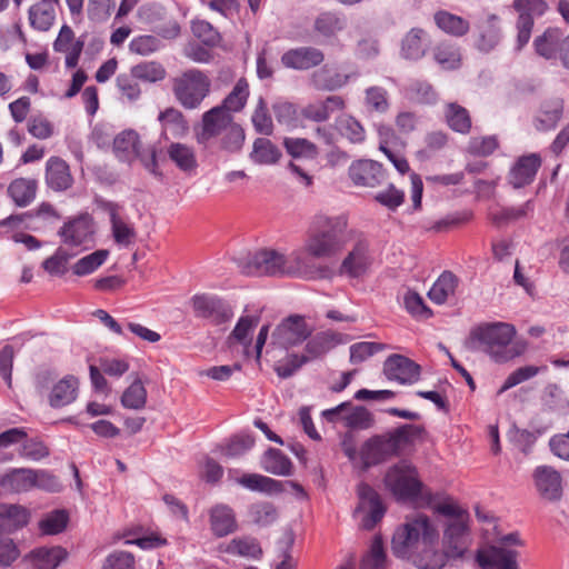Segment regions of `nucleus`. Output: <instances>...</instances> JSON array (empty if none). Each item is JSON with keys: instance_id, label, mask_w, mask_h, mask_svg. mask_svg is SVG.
Segmentation results:
<instances>
[{"instance_id": "6e6d98bb", "label": "nucleus", "mask_w": 569, "mask_h": 569, "mask_svg": "<svg viewBox=\"0 0 569 569\" xmlns=\"http://www.w3.org/2000/svg\"><path fill=\"white\" fill-rule=\"evenodd\" d=\"M258 317H241L228 338L229 343L231 345L232 340H234L241 343L242 346L248 347L251 342V332L253 328L258 325Z\"/></svg>"}, {"instance_id": "a18cd8bd", "label": "nucleus", "mask_w": 569, "mask_h": 569, "mask_svg": "<svg viewBox=\"0 0 569 569\" xmlns=\"http://www.w3.org/2000/svg\"><path fill=\"white\" fill-rule=\"evenodd\" d=\"M561 33L557 28H548L545 32L533 40V47L537 54L545 59H552L556 56V48Z\"/></svg>"}, {"instance_id": "603ef678", "label": "nucleus", "mask_w": 569, "mask_h": 569, "mask_svg": "<svg viewBox=\"0 0 569 569\" xmlns=\"http://www.w3.org/2000/svg\"><path fill=\"white\" fill-rule=\"evenodd\" d=\"M336 126L340 134L346 137L352 143H360L366 138L363 127L351 116L343 114L339 117L336 121Z\"/></svg>"}, {"instance_id": "09e8293b", "label": "nucleus", "mask_w": 569, "mask_h": 569, "mask_svg": "<svg viewBox=\"0 0 569 569\" xmlns=\"http://www.w3.org/2000/svg\"><path fill=\"white\" fill-rule=\"evenodd\" d=\"M343 423L346 427L356 430H366L373 426L375 419L372 413L362 406L348 408L343 415Z\"/></svg>"}, {"instance_id": "f8f14e48", "label": "nucleus", "mask_w": 569, "mask_h": 569, "mask_svg": "<svg viewBox=\"0 0 569 569\" xmlns=\"http://www.w3.org/2000/svg\"><path fill=\"white\" fill-rule=\"evenodd\" d=\"M420 366L401 355L389 356L383 363V373L388 380L400 385H413L420 378Z\"/></svg>"}, {"instance_id": "412c9836", "label": "nucleus", "mask_w": 569, "mask_h": 569, "mask_svg": "<svg viewBox=\"0 0 569 569\" xmlns=\"http://www.w3.org/2000/svg\"><path fill=\"white\" fill-rule=\"evenodd\" d=\"M67 557L61 547H41L24 556L23 562L32 569H56Z\"/></svg>"}, {"instance_id": "79ce46f5", "label": "nucleus", "mask_w": 569, "mask_h": 569, "mask_svg": "<svg viewBox=\"0 0 569 569\" xmlns=\"http://www.w3.org/2000/svg\"><path fill=\"white\" fill-rule=\"evenodd\" d=\"M457 283V277L450 271H445L430 288L428 297L435 303L442 305L449 296L455 293Z\"/></svg>"}, {"instance_id": "6ab92c4d", "label": "nucleus", "mask_w": 569, "mask_h": 569, "mask_svg": "<svg viewBox=\"0 0 569 569\" xmlns=\"http://www.w3.org/2000/svg\"><path fill=\"white\" fill-rule=\"evenodd\" d=\"M103 210L108 213L111 232L118 246L129 248L134 243L137 233L132 224L126 222L119 214V206L114 202H104Z\"/></svg>"}, {"instance_id": "c9c22d12", "label": "nucleus", "mask_w": 569, "mask_h": 569, "mask_svg": "<svg viewBox=\"0 0 569 569\" xmlns=\"http://www.w3.org/2000/svg\"><path fill=\"white\" fill-rule=\"evenodd\" d=\"M426 32L420 28H412L402 39L401 57L407 60H419L426 53Z\"/></svg>"}, {"instance_id": "dca6fc26", "label": "nucleus", "mask_w": 569, "mask_h": 569, "mask_svg": "<svg viewBox=\"0 0 569 569\" xmlns=\"http://www.w3.org/2000/svg\"><path fill=\"white\" fill-rule=\"evenodd\" d=\"M349 177L356 186L373 188L385 180V172L377 161L358 160L349 167Z\"/></svg>"}, {"instance_id": "052dcab7", "label": "nucleus", "mask_w": 569, "mask_h": 569, "mask_svg": "<svg viewBox=\"0 0 569 569\" xmlns=\"http://www.w3.org/2000/svg\"><path fill=\"white\" fill-rule=\"evenodd\" d=\"M252 521L259 526L271 525L278 518L277 508L271 502H257L249 510Z\"/></svg>"}, {"instance_id": "f03ea898", "label": "nucleus", "mask_w": 569, "mask_h": 569, "mask_svg": "<svg viewBox=\"0 0 569 569\" xmlns=\"http://www.w3.org/2000/svg\"><path fill=\"white\" fill-rule=\"evenodd\" d=\"M438 531L425 515L407 520L392 537L391 549L396 557L408 558L419 569H441L446 565L447 551L435 549Z\"/></svg>"}, {"instance_id": "f3484780", "label": "nucleus", "mask_w": 569, "mask_h": 569, "mask_svg": "<svg viewBox=\"0 0 569 569\" xmlns=\"http://www.w3.org/2000/svg\"><path fill=\"white\" fill-rule=\"evenodd\" d=\"M540 166L541 159L537 153L518 158L508 173L509 183L516 189L530 184Z\"/></svg>"}, {"instance_id": "6e6552de", "label": "nucleus", "mask_w": 569, "mask_h": 569, "mask_svg": "<svg viewBox=\"0 0 569 569\" xmlns=\"http://www.w3.org/2000/svg\"><path fill=\"white\" fill-rule=\"evenodd\" d=\"M385 482L398 499H413L421 489L416 468L405 461L388 470Z\"/></svg>"}, {"instance_id": "8fccbe9b", "label": "nucleus", "mask_w": 569, "mask_h": 569, "mask_svg": "<svg viewBox=\"0 0 569 569\" xmlns=\"http://www.w3.org/2000/svg\"><path fill=\"white\" fill-rule=\"evenodd\" d=\"M248 97V83L244 79H240L219 107L228 113L238 112L246 106Z\"/></svg>"}, {"instance_id": "423d86ee", "label": "nucleus", "mask_w": 569, "mask_h": 569, "mask_svg": "<svg viewBox=\"0 0 569 569\" xmlns=\"http://www.w3.org/2000/svg\"><path fill=\"white\" fill-rule=\"evenodd\" d=\"M348 238L347 220L343 217L320 218L303 250L312 258L330 259L343 249Z\"/></svg>"}, {"instance_id": "20e7f679", "label": "nucleus", "mask_w": 569, "mask_h": 569, "mask_svg": "<svg viewBox=\"0 0 569 569\" xmlns=\"http://www.w3.org/2000/svg\"><path fill=\"white\" fill-rule=\"evenodd\" d=\"M423 432L418 425L406 423L382 435L369 438L361 447L360 457L366 468L379 465L391 457L399 456Z\"/></svg>"}, {"instance_id": "37998d69", "label": "nucleus", "mask_w": 569, "mask_h": 569, "mask_svg": "<svg viewBox=\"0 0 569 569\" xmlns=\"http://www.w3.org/2000/svg\"><path fill=\"white\" fill-rule=\"evenodd\" d=\"M226 551L231 555L254 560L262 557V548L259 541L253 537L233 538L227 546Z\"/></svg>"}, {"instance_id": "aec40b11", "label": "nucleus", "mask_w": 569, "mask_h": 569, "mask_svg": "<svg viewBox=\"0 0 569 569\" xmlns=\"http://www.w3.org/2000/svg\"><path fill=\"white\" fill-rule=\"evenodd\" d=\"M325 56L321 50L312 47H301L284 52L281 62L286 68L308 70L322 63Z\"/></svg>"}, {"instance_id": "473e14b6", "label": "nucleus", "mask_w": 569, "mask_h": 569, "mask_svg": "<svg viewBox=\"0 0 569 569\" xmlns=\"http://www.w3.org/2000/svg\"><path fill=\"white\" fill-rule=\"evenodd\" d=\"M37 180L30 178L14 179L8 187V194L18 207L29 206L36 198Z\"/></svg>"}, {"instance_id": "1a4fd4ad", "label": "nucleus", "mask_w": 569, "mask_h": 569, "mask_svg": "<svg viewBox=\"0 0 569 569\" xmlns=\"http://www.w3.org/2000/svg\"><path fill=\"white\" fill-rule=\"evenodd\" d=\"M94 232L93 218L89 213H82L64 222L58 236L68 248H88L93 241Z\"/></svg>"}, {"instance_id": "393cba45", "label": "nucleus", "mask_w": 569, "mask_h": 569, "mask_svg": "<svg viewBox=\"0 0 569 569\" xmlns=\"http://www.w3.org/2000/svg\"><path fill=\"white\" fill-rule=\"evenodd\" d=\"M349 78L326 64L311 73L310 82L317 90L335 91L347 84Z\"/></svg>"}, {"instance_id": "f257e3e1", "label": "nucleus", "mask_w": 569, "mask_h": 569, "mask_svg": "<svg viewBox=\"0 0 569 569\" xmlns=\"http://www.w3.org/2000/svg\"><path fill=\"white\" fill-rule=\"evenodd\" d=\"M312 332L313 327L300 315H290L276 327L271 336L274 346L290 349L306 342L302 352L289 353L276 363L274 370L280 378L293 376L303 365L321 358L336 346L343 343L340 333L327 330L312 336Z\"/></svg>"}, {"instance_id": "2eb2a0df", "label": "nucleus", "mask_w": 569, "mask_h": 569, "mask_svg": "<svg viewBox=\"0 0 569 569\" xmlns=\"http://www.w3.org/2000/svg\"><path fill=\"white\" fill-rule=\"evenodd\" d=\"M470 543L469 529L465 519H452L448 522L443 536V546L447 556L461 558Z\"/></svg>"}, {"instance_id": "2f4dec72", "label": "nucleus", "mask_w": 569, "mask_h": 569, "mask_svg": "<svg viewBox=\"0 0 569 569\" xmlns=\"http://www.w3.org/2000/svg\"><path fill=\"white\" fill-rule=\"evenodd\" d=\"M139 136L134 130H124L113 139V152L122 162H129L139 156Z\"/></svg>"}, {"instance_id": "864d4df0", "label": "nucleus", "mask_w": 569, "mask_h": 569, "mask_svg": "<svg viewBox=\"0 0 569 569\" xmlns=\"http://www.w3.org/2000/svg\"><path fill=\"white\" fill-rule=\"evenodd\" d=\"M147 401V390L140 380H134L122 393L121 403L124 408L139 410Z\"/></svg>"}, {"instance_id": "3c124183", "label": "nucleus", "mask_w": 569, "mask_h": 569, "mask_svg": "<svg viewBox=\"0 0 569 569\" xmlns=\"http://www.w3.org/2000/svg\"><path fill=\"white\" fill-rule=\"evenodd\" d=\"M548 428H541L536 430L519 429L517 427L509 431L510 441L525 455L531 452V449L537 439L546 432Z\"/></svg>"}, {"instance_id": "39448f33", "label": "nucleus", "mask_w": 569, "mask_h": 569, "mask_svg": "<svg viewBox=\"0 0 569 569\" xmlns=\"http://www.w3.org/2000/svg\"><path fill=\"white\" fill-rule=\"evenodd\" d=\"M515 333L511 325L489 323L471 332L469 345L471 349H481L488 353L493 361L503 363L520 356L525 349L522 345H519V350L511 345Z\"/></svg>"}, {"instance_id": "49530a36", "label": "nucleus", "mask_w": 569, "mask_h": 569, "mask_svg": "<svg viewBox=\"0 0 569 569\" xmlns=\"http://www.w3.org/2000/svg\"><path fill=\"white\" fill-rule=\"evenodd\" d=\"M361 569H386L387 555L383 549V542L380 536H376L370 545L368 552L363 556Z\"/></svg>"}, {"instance_id": "c03bdc74", "label": "nucleus", "mask_w": 569, "mask_h": 569, "mask_svg": "<svg viewBox=\"0 0 569 569\" xmlns=\"http://www.w3.org/2000/svg\"><path fill=\"white\" fill-rule=\"evenodd\" d=\"M445 116L448 126L456 132L468 133L471 128V119L469 112L462 106L450 102L446 104Z\"/></svg>"}, {"instance_id": "a878e982", "label": "nucleus", "mask_w": 569, "mask_h": 569, "mask_svg": "<svg viewBox=\"0 0 569 569\" xmlns=\"http://www.w3.org/2000/svg\"><path fill=\"white\" fill-rule=\"evenodd\" d=\"M345 101L339 96H329L323 101H318L306 106L301 114L311 121L323 122L328 120L335 111L342 110Z\"/></svg>"}, {"instance_id": "e433bc0d", "label": "nucleus", "mask_w": 569, "mask_h": 569, "mask_svg": "<svg viewBox=\"0 0 569 569\" xmlns=\"http://www.w3.org/2000/svg\"><path fill=\"white\" fill-rule=\"evenodd\" d=\"M562 110L563 107L560 100L543 103L535 119L536 129L539 131L555 129L561 119Z\"/></svg>"}, {"instance_id": "7c9ffc66", "label": "nucleus", "mask_w": 569, "mask_h": 569, "mask_svg": "<svg viewBox=\"0 0 569 569\" xmlns=\"http://www.w3.org/2000/svg\"><path fill=\"white\" fill-rule=\"evenodd\" d=\"M261 468L271 475L290 476L292 473L291 460L279 449L269 448L260 458Z\"/></svg>"}, {"instance_id": "7ed1b4c3", "label": "nucleus", "mask_w": 569, "mask_h": 569, "mask_svg": "<svg viewBox=\"0 0 569 569\" xmlns=\"http://www.w3.org/2000/svg\"><path fill=\"white\" fill-rule=\"evenodd\" d=\"M241 271L249 276H289L302 279H323L330 269L310 262L301 251L284 254L274 249H260L236 258Z\"/></svg>"}, {"instance_id": "58836bf2", "label": "nucleus", "mask_w": 569, "mask_h": 569, "mask_svg": "<svg viewBox=\"0 0 569 569\" xmlns=\"http://www.w3.org/2000/svg\"><path fill=\"white\" fill-rule=\"evenodd\" d=\"M238 482L252 491L264 492L268 495L283 492V483L281 481L259 473L243 475Z\"/></svg>"}, {"instance_id": "0e129e2a", "label": "nucleus", "mask_w": 569, "mask_h": 569, "mask_svg": "<svg viewBox=\"0 0 569 569\" xmlns=\"http://www.w3.org/2000/svg\"><path fill=\"white\" fill-rule=\"evenodd\" d=\"M533 210V204L529 200L519 207H509L502 209L500 212L491 216L492 222L497 226H502L509 221H515L528 216Z\"/></svg>"}, {"instance_id": "338daca9", "label": "nucleus", "mask_w": 569, "mask_h": 569, "mask_svg": "<svg viewBox=\"0 0 569 569\" xmlns=\"http://www.w3.org/2000/svg\"><path fill=\"white\" fill-rule=\"evenodd\" d=\"M68 519L64 510H54L40 521V529L46 535L60 533L66 528Z\"/></svg>"}, {"instance_id": "a211bd4d", "label": "nucleus", "mask_w": 569, "mask_h": 569, "mask_svg": "<svg viewBox=\"0 0 569 569\" xmlns=\"http://www.w3.org/2000/svg\"><path fill=\"white\" fill-rule=\"evenodd\" d=\"M518 552L503 547L491 546L487 551H479L477 561L482 569H519Z\"/></svg>"}, {"instance_id": "cd10ccee", "label": "nucleus", "mask_w": 569, "mask_h": 569, "mask_svg": "<svg viewBox=\"0 0 569 569\" xmlns=\"http://www.w3.org/2000/svg\"><path fill=\"white\" fill-rule=\"evenodd\" d=\"M58 0H41L29 9L30 26L37 31H48L56 19L54 4Z\"/></svg>"}, {"instance_id": "ea45409f", "label": "nucleus", "mask_w": 569, "mask_h": 569, "mask_svg": "<svg viewBox=\"0 0 569 569\" xmlns=\"http://www.w3.org/2000/svg\"><path fill=\"white\" fill-rule=\"evenodd\" d=\"M167 153L181 171L189 172L197 168L194 151L187 144L173 142L168 147Z\"/></svg>"}, {"instance_id": "f704fd0d", "label": "nucleus", "mask_w": 569, "mask_h": 569, "mask_svg": "<svg viewBox=\"0 0 569 569\" xmlns=\"http://www.w3.org/2000/svg\"><path fill=\"white\" fill-rule=\"evenodd\" d=\"M28 511L19 505H9L0 512V535L12 533L28 523Z\"/></svg>"}, {"instance_id": "13d9d810", "label": "nucleus", "mask_w": 569, "mask_h": 569, "mask_svg": "<svg viewBox=\"0 0 569 569\" xmlns=\"http://www.w3.org/2000/svg\"><path fill=\"white\" fill-rule=\"evenodd\" d=\"M251 121L254 130L263 136H271L273 132V122L268 112L267 103L263 98H259L258 104L252 113Z\"/></svg>"}, {"instance_id": "4be33fe9", "label": "nucleus", "mask_w": 569, "mask_h": 569, "mask_svg": "<svg viewBox=\"0 0 569 569\" xmlns=\"http://www.w3.org/2000/svg\"><path fill=\"white\" fill-rule=\"evenodd\" d=\"M232 123V117L223 108L213 107L202 116V131L199 134V141H207L219 136L229 124Z\"/></svg>"}, {"instance_id": "72a5a7b5", "label": "nucleus", "mask_w": 569, "mask_h": 569, "mask_svg": "<svg viewBox=\"0 0 569 569\" xmlns=\"http://www.w3.org/2000/svg\"><path fill=\"white\" fill-rule=\"evenodd\" d=\"M159 121L162 126V134L168 138H180L188 131V123L182 112L176 108H167L159 113Z\"/></svg>"}, {"instance_id": "de8ad7c7", "label": "nucleus", "mask_w": 569, "mask_h": 569, "mask_svg": "<svg viewBox=\"0 0 569 569\" xmlns=\"http://www.w3.org/2000/svg\"><path fill=\"white\" fill-rule=\"evenodd\" d=\"M138 80L149 83L161 81L166 78L164 67L157 61H144L131 68L130 71Z\"/></svg>"}, {"instance_id": "0eeeda50", "label": "nucleus", "mask_w": 569, "mask_h": 569, "mask_svg": "<svg viewBox=\"0 0 569 569\" xmlns=\"http://www.w3.org/2000/svg\"><path fill=\"white\" fill-rule=\"evenodd\" d=\"M211 90L210 78L199 69H189L173 79L172 93L188 110L198 109Z\"/></svg>"}, {"instance_id": "5fc2aeb1", "label": "nucleus", "mask_w": 569, "mask_h": 569, "mask_svg": "<svg viewBox=\"0 0 569 569\" xmlns=\"http://www.w3.org/2000/svg\"><path fill=\"white\" fill-rule=\"evenodd\" d=\"M108 256V250L100 249L79 259L72 267L73 273L77 276H86L92 273L106 261Z\"/></svg>"}, {"instance_id": "a19ab883", "label": "nucleus", "mask_w": 569, "mask_h": 569, "mask_svg": "<svg viewBox=\"0 0 569 569\" xmlns=\"http://www.w3.org/2000/svg\"><path fill=\"white\" fill-rule=\"evenodd\" d=\"M435 22L443 32L455 37L465 36L470 28L466 19L443 10L435 14Z\"/></svg>"}, {"instance_id": "bf43d9fd", "label": "nucleus", "mask_w": 569, "mask_h": 569, "mask_svg": "<svg viewBox=\"0 0 569 569\" xmlns=\"http://www.w3.org/2000/svg\"><path fill=\"white\" fill-rule=\"evenodd\" d=\"M345 26L346 19L332 12L321 13L315 21L316 30L326 37L341 31Z\"/></svg>"}, {"instance_id": "bb28decb", "label": "nucleus", "mask_w": 569, "mask_h": 569, "mask_svg": "<svg viewBox=\"0 0 569 569\" xmlns=\"http://www.w3.org/2000/svg\"><path fill=\"white\" fill-rule=\"evenodd\" d=\"M477 28L479 30L477 48L480 51L489 52L500 40L499 17L495 13H489L483 20L478 22Z\"/></svg>"}, {"instance_id": "c85d7f7f", "label": "nucleus", "mask_w": 569, "mask_h": 569, "mask_svg": "<svg viewBox=\"0 0 569 569\" xmlns=\"http://www.w3.org/2000/svg\"><path fill=\"white\" fill-rule=\"evenodd\" d=\"M34 470L17 468L1 477L0 486L6 491L20 493L34 488Z\"/></svg>"}, {"instance_id": "69168bd1", "label": "nucleus", "mask_w": 569, "mask_h": 569, "mask_svg": "<svg viewBox=\"0 0 569 569\" xmlns=\"http://www.w3.org/2000/svg\"><path fill=\"white\" fill-rule=\"evenodd\" d=\"M365 102L370 110L385 113L389 109L388 92L382 87H369L366 89Z\"/></svg>"}, {"instance_id": "680f3d73", "label": "nucleus", "mask_w": 569, "mask_h": 569, "mask_svg": "<svg viewBox=\"0 0 569 569\" xmlns=\"http://www.w3.org/2000/svg\"><path fill=\"white\" fill-rule=\"evenodd\" d=\"M407 96L418 103H433L437 98L432 86L421 80H415L409 84Z\"/></svg>"}, {"instance_id": "e2e57ef3", "label": "nucleus", "mask_w": 569, "mask_h": 569, "mask_svg": "<svg viewBox=\"0 0 569 569\" xmlns=\"http://www.w3.org/2000/svg\"><path fill=\"white\" fill-rule=\"evenodd\" d=\"M283 146L287 152L293 158H315L317 156L316 146L303 138H286Z\"/></svg>"}, {"instance_id": "4c0bfd02", "label": "nucleus", "mask_w": 569, "mask_h": 569, "mask_svg": "<svg viewBox=\"0 0 569 569\" xmlns=\"http://www.w3.org/2000/svg\"><path fill=\"white\" fill-rule=\"evenodd\" d=\"M281 157L280 149L267 138H257L253 141L250 159L257 164H274Z\"/></svg>"}, {"instance_id": "5701e85b", "label": "nucleus", "mask_w": 569, "mask_h": 569, "mask_svg": "<svg viewBox=\"0 0 569 569\" xmlns=\"http://www.w3.org/2000/svg\"><path fill=\"white\" fill-rule=\"evenodd\" d=\"M46 183L54 191H64L72 184V177L67 162L51 157L46 164Z\"/></svg>"}, {"instance_id": "4468645a", "label": "nucleus", "mask_w": 569, "mask_h": 569, "mask_svg": "<svg viewBox=\"0 0 569 569\" xmlns=\"http://www.w3.org/2000/svg\"><path fill=\"white\" fill-rule=\"evenodd\" d=\"M535 487L540 497L548 501H558L562 496V478L551 466H538L532 473Z\"/></svg>"}, {"instance_id": "c756f323", "label": "nucleus", "mask_w": 569, "mask_h": 569, "mask_svg": "<svg viewBox=\"0 0 569 569\" xmlns=\"http://www.w3.org/2000/svg\"><path fill=\"white\" fill-rule=\"evenodd\" d=\"M210 526L214 536L224 537L237 528L232 509L226 505H217L210 510Z\"/></svg>"}, {"instance_id": "774afa93", "label": "nucleus", "mask_w": 569, "mask_h": 569, "mask_svg": "<svg viewBox=\"0 0 569 569\" xmlns=\"http://www.w3.org/2000/svg\"><path fill=\"white\" fill-rule=\"evenodd\" d=\"M253 443L254 439L252 436L246 433L237 435L229 440L222 452L227 457L237 458L249 451Z\"/></svg>"}, {"instance_id": "b1692460", "label": "nucleus", "mask_w": 569, "mask_h": 569, "mask_svg": "<svg viewBox=\"0 0 569 569\" xmlns=\"http://www.w3.org/2000/svg\"><path fill=\"white\" fill-rule=\"evenodd\" d=\"M79 381L72 376H66L53 385L48 401L52 408H62L72 403L78 397Z\"/></svg>"}, {"instance_id": "9b49d317", "label": "nucleus", "mask_w": 569, "mask_h": 569, "mask_svg": "<svg viewBox=\"0 0 569 569\" xmlns=\"http://www.w3.org/2000/svg\"><path fill=\"white\" fill-rule=\"evenodd\" d=\"M358 497L359 505L355 513H363L360 527L365 530H371L383 518L386 508L378 492L367 483L358 486Z\"/></svg>"}, {"instance_id": "9d476101", "label": "nucleus", "mask_w": 569, "mask_h": 569, "mask_svg": "<svg viewBox=\"0 0 569 569\" xmlns=\"http://www.w3.org/2000/svg\"><path fill=\"white\" fill-rule=\"evenodd\" d=\"M190 302L197 318L208 319L214 325L224 323L233 316L229 303L216 295H194Z\"/></svg>"}, {"instance_id": "ddd939ff", "label": "nucleus", "mask_w": 569, "mask_h": 569, "mask_svg": "<svg viewBox=\"0 0 569 569\" xmlns=\"http://www.w3.org/2000/svg\"><path fill=\"white\" fill-rule=\"evenodd\" d=\"M371 262L369 243L365 239H359L342 260L339 267V274L359 278L368 271Z\"/></svg>"}, {"instance_id": "4d7b16f0", "label": "nucleus", "mask_w": 569, "mask_h": 569, "mask_svg": "<svg viewBox=\"0 0 569 569\" xmlns=\"http://www.w3.org/2000/svg\"><path fill=\"white\" fill-rule=\"evenodd\" d=\"M433 57L442 69L453 70L460 66V53L453 44L440 43L435 48Z\"/></svg>"}]
</instances>
